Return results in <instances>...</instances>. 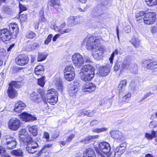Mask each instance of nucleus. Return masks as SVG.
<instances>
[{
	"label": "nucleus",
	"instance_id": "nucleus-1",
	"mask_svg": "<svg viewBox=\"0 0 157 157\" xmlns=\"http://www.w3.org/2000/svg\"><path fill=\"white\" fill-rule=\"evenodd\" d=\"M101 40L100 36H92L87 38L86 45L87 49L91 50L94 58L98 60L101 59L103 52V48L99 46Z\"/></svg>",
	"mask_w": 157,
	"mask_h": 157
},
{
	"label": "nucleus",
	"instance_id": "nucleus-2",
	"mask_svg": "<svg viewBox=\"0 0 157 157\" xmlns=\"http://www.w3.org/2000/svg\"><path fill=\"white\" fill-rule=\"evenodd\" d=\"M9 28V31L7 29L0 30V38L3 42L9 41L12 37H15L18 34V27L16 23H10Z\"/></svg>",
	"mask_w": 157,
	"mask_h": 157
},
{
	"label": "nucleus",
	"instance_id": "nucleus-3",
	"mask_svg": "<svg viewBox=\"0 0 157 157\" xmlns=\"http://www.w3.org/2000/svg\"><path fill=\"white\" fill-rule=\"evenodd\" d=\"M121 68V70L125 69L130 70H136L137 68V65L132 63L131 59L129 56L126 57L122 61H117L114 67V70L117 71Z\"/></svg>",
	"mask_w": 157,
	"mask_h": 157
},
{
	"label": "nucleus",
	"instance_id": "nucleus-4",
	"mask_svg": "<svg viewBox=\"0 0 157 157\" xmlns=\"http://www.w3.org/2000/svg\"><path fill=\"white\" fill-rule=\"evenodd\" d=\"M94 68L90 65H85L81 70V79L85 81L90 80L94 76Z\"/></svg>",
	"mask_w": 157,
	"mask_h": 157
},
{
	"label": "nucleus",
	"instance_id": "nucleus-5",
	"mask_svg": "<svg viewBox=\"0 0 157 157\" xmlns=\"http://www.w3.org/2000/svg\"><path fill=\"white\" fill-rule=\"evenodd\" d=\"M66 25V24L65 21L63 22L59 26H58L56 24L53 25L52 27V29L56 32H59V34H56L52 38V40L55 41L57 39L59 38L61 35H62L66 33H70L71 30L70 29L67 28L64 29H63Z\"/></svg>",
	"mask_w": 157,
	"mask_h": 157
},
{
	"label": "nucleus",
	"instance_id": "nucleus-6",
	"mask_svg": "<svg viewBox=\"0 0 157 157\" xmlns=\"http://www.w3.org/2000/svg\"><path fill=\"white\" fill-rule=\"evenodd\" d=\"M57 93L56 90L54 89H50L47 92V94L45 95L46 97V100L44 101H46L47 100L48 102L52 105H54L56 103L58 100L57 97Z\"/></svg>",
	"mask_w": 157,
	"mask_h": 157
},
{
	"label": "nucleus",
	"instance_id": "nucleus-7",
	"mask_svg": "<svg viewBox=\"0 0 157 157\" xmlns=\"http://www.w3.org/2000/svg\"><path fill=\"white\" fill-rule=\"evenodd\" d=\"M21 81H12L9 84L10 87L8 90L7 93L10 98H13L15 97L17 95V93L14 87L18 88L20 87L21 85Z\"/></svg>",
	"mask_w": 157,
	"mask_h": 157
},
{
	"label": "nucleus",
	"instance_id": "nucleus-8",
	"mask_svg": "<svg viewBox=\"0 0 157 157\" xmlns=\"http://www.w3.org/2000/svg\"><path fill=\"white\" fill-rule=\"evenodd\" d=\"M41 98L44 101L46 100L45 92L42 89L38 90L37 92H34L30 95L31 99L37 103H39L41 101Z\"/></svg>",
	"mask_w": 157,
	"mask_h": 157
},
{
	"label": "nucleus",
	"instance_id": "nucleus-9",
	"mask_svg": "<svg viewBox=\"0 0 157 157\" xmlns=\"http://www.w3.org/2000/svg\"><path fill=\"white\" fill-rule=\"evenodd\" d=\"M20 120L16 117H13L10 119L7 124L9 128L13 131L18 130L20 127Z\"/></svg>",
	"mask_w": 157,
	"mask_h": 157
},
{
	"label": "nucleus",
	"instance_id": "nucleus-10",
	"mask_svg": "<svg viewBox=\"0 0 157 157\" xmlns=\"http://www.w3.org/2000/svg\"><path fill=\"white\" fill-rule=\"evenodd\" d=\"M156 20L155 13L149 12L145 14L143 20L145 24L150 25L154 24L155 21Z\"/></svg>",
	"mask_w": 157,
	"mask_h": 157
},
{
	"label": "nucleus",
	"instance_id": "nucleus-11",
	"mask_svg": "<svg viewBox=\"0 0 157 157\" xmlns=\"http://www.w3.org/2000/svg\"><path fill=\"white\" fill-rule=\"evenodd\" d=\"M25 142L27 144L26 149L29 153L33 154L37 151L39 148L38 145L36 142L33 141L32 139V140Z\"/></svg>",
	"mask_w": 157,
	"mask_h": 157
},
{
	"label": "nucleus",
	"instance_id": "nucleus-12",
	"mask_svg": "<svg viewBox=\"0 0 157 157\" xmlns=\"http://www.w3.org/2000/svg\"><path fill=\"white\" fill-rule=\"evenodd\" d=\"M2 141L3 144L7 145L6 147L9 149L15 148L17 145L15 139L9 136L4 137Z\"/></svg>",
	"mask_w": 157,
	"mask_h": 157
},
{
	"label": "nucleus",
	"instance_id": "nucleus-13",
	"mask_svg": "<svg viewBox=\"0 0 157 157\" xmlns=\"http://www.w3.org/2000/svg\"><path fill=\"white\" fill-rule=\"evenodd\" d=\"M72 61L77 67L82 66L84 63V61L82 56L79 53H76L72 56Z\"/></svg>",
	"mask_w": 157,
	"mask_h": 157
},
{
	"label": "nucleus",
	"instance_id": "nucleus-14",
	"mask_svg": "<svg viewBox=\"0 0 157 157\" xmlns=\"http://www.w3.org/2000/svg\"><path fill=\"white\" fill-rule=\"evenodd\" d=\"M29 61L28 57L25 55H20L15 59L16 63L20 66H23L28 63Z\"/></svg>",
	"mask_w": 157,
	"mask_h": 157
},
{
	"label": "nucleus",
	"instance_id": "nucleus-15",
	"mask_svg": "<svg viewBox=\"0 0 157 157\" xmlns=\"http://www.w3.org/2000/svg\"><path fill=\"white\" fill-rule=\"evenodd\" d=\"M110 134L111 137L118 142H121L124 139L122 133L118 130L112 131Z\"/></svg>",
	"mask_w": 157,
	"mask_h": 157
},
{
	"label": "nucleus",
	"instance_id": "nucleus-16",
	"mask_svg": "<svg viewBox=\"0 0 157 157\" xmlns=\"http://www.w3.org/2000/svg\"><path fill=\"white\" fill-rule=\"evenodd\" d=\"M19 136L21 140L24 143L32 140V138L28 136V132L25 129H22L19 133Z\"/></svg>",
	"mask_w": 157,
	"mask_h": 157
},
{
	"label": "nucleus",
	"instance_id": "nucleus-17",
	"mask_svg": "<svg viewBox=\"0 0 157 157\" xmlns=\"http://www.w3.org/2000/svg\"><path fill=\"white\" fill-rule=\"evenodd\" d=\"M142 66L147 69H154L157 67V60L151 62L148 60H144Z\"/></svg>",
	"mask_w": 157,
	"mask_h": 157
},
{
	"label": "nucleus",
	"instance_id": "nucleus-18",
	"mask_svg": "<svg viewBox=\"0 0 157 157\" xmlns=\"http://www.w3.org/2000/svg\"><path fill=\"white\" fill-rule=\"evenodd\" d=\"M98 147L101 151L105 154L108 153L111 149L109 144L105 142H102L99 143Z\"/></svg>",
	"mask_w": 157,
	"mask_h": 157
},
{
	"label": "nucleus",
	"instance_id": "nucleus-19",
	"mask_svg": "<svg viewBox=\"0 0 157 157\" xmlns=\"http://www.w3.org/2000/svg\"><path fill=\"white\" fill-rule=\"evenodd\" d=\"M52 146L51 144H48L45 145L38 153V157H49V152L48 148Z\"/></svg>",
	"mask_w": 157,
	"mask_h": 157
},
{
	"label": "nucleus",
	"instance_id": "nucleus-20",
	"mask_svg": "<svg viewBox=\"0 0 157 157\" xmlns=\"http://www.w3.org/2000/svg\"><path fill=\"white\" fill-rule=\"evenodd\" d=\"M96 89L95 84L92 83L87 82L82 87V90L85 92H91L94 91Z\"/></svg>",
	"mask_w": 157,
	"mask_h": 157
},
{
	"label": "nucleus",
	"instance_id": "nucleus-21",
	"mask_svg": "<svg viewBox=\"0 0 157 157\" xmlns=\"http://www.w3.org/2000/svg\"><path fill=\"white\" fill-rule=\"evenodd\" d=\"M20 117L23 121L25 122L33 121L36 120V118L35 117L33 116L31 114L25 112H23L21 114Z\"/></svg>",
	"mask_w": 157,
	"mask_h": 157
},
{
	"label": "nucleus",
	"instance_id": "nucleus-22",
	"mask_svg": "<svg viewBox=\"0 0 157 157\" xmlns=\"http://www.w3.org/2000/svg\"><path fill=\"white\" fill-rule=\"evenodd\" d=\"M26 106L25 104L23 102L18 101L15 104L14 110L16 112H21Z\"/></svg>",
	"mask_w": 157,
	"mask_h": 157
},
{
	"label": "nucleus",
	"instance_id": "nucleus-23",
	"mask_svg": "<svg viewBox=\"0 0 157 157\" xmlns=\"http://www.w3.org/2000/svg\"><path fill=\"white\" fill-rule=\"evenodd\" d=\"M83 157H96L94 150L91 148L86 149L84 151Z\"/></svg>",
	"mask_w": 157,
	"mask_h": 157
},
{
	"label": "nucleus",
	"instance_id": "nucleus-24",
	"mask_svg": "<svg viewBox=\"0 0 157 157\" xmlns=\"http://www.w3.org/2000/svg\"><path fill=\"white\" fill-rule=\"evenodd\" d=\"M125 145L123 144H121L119 146L117 147L115 150V155H121L125 151Z\"/></svg>",
	"mask_w": 157,
	"mask_h": 157
},
{
	"label": "nucleus",
	"instance_id": "nucleus-25",
	"mask_svg": "<svg viewBox=\"0 0 157 157\" xmlns=\"http://www.w3.org/2000/svg\"><path fill=\"white\" fill-rule=\"evenodd\" d=\"M79 18L77 16H71L68 18V23L72 26L77 24L80 23L78 21Z\"/></svg>",
	"mask_w": 157,
	"mask_h": 157
},
{
	"label": "nucleus",
	"instance_id": "nucleus-26",
	"mask_svg": "<svg viewBox=\"0 0 157 157\" xmlns=\"http://www.w3.org/2000/svg\"><path fill=\"white\" fill-rule=\"evenodd\" d=\"M48 4L57 9L60 6V0H49Z\"/></svg>",
	"mask_w": 157,
	"mask_h": 157
},
{
	"label": "nucleus",
	"instance_id": "nucleus-27",
	"mask_svg": "<svg viewBox=\"0 0 157 157\" xmlns=\"http://www.w3.org/2000/svg\"><path fill=\"white\" fill-rule=\"evenodd\" d=\"M99 73L102 76H105L108 74L109 69L105 66L101 67L99 70Z\"/></svg>",
	"mask_w": 157,
	"mask_h": 157
},
{
	"label": "nucleus",
	"instance_id": "nucleus-28",
	"mask_svg": "<svg viewBox=\"0 0 157 157\" xmlns=\"http://www.w3.org/2000/svg\"><path fill=\"white\" fill-rule=\"evenodd\" d=\"M44 68L43 66L39 65L35 67L34 73L37 75H42L44 73Z\"/></svg>",
	"mask_w": 157,
	"mask_h": 157
},
{
	"label": "nucleus",
	"instance_id": "nucleus-29",
	"mask_svg": "<svg viewBox=\"0 0 157 157\" xmlns=\"http://www.w3.org/2000/svg\"><path fill=\"white\" fill-rule=\"evenodd\" d=\"M78 89L76 85L73 86L69 88L68 92L70 96L75 95L78 90Z\"/></svg>",
	"mask_w": 157,
	"mask_h": 157
},
{
	"label": "nucleus",
	"instance_id": "nucleus-30",
	"mask_svg": "<svg viewBox=\"0 0 157 157\" xmlns=\"http://www.w3.org/2000/svg\"><path fill=\"white\" fill-rule=\"evenodd\" d=\"M151 134L148 133L145 134V137L149 140H151L153 138L157 137V139H155V141L157 142V131H152L151 133Z\"/></svg>",
	"mask_w": 157,
	"mask_h": 157
},
{
	"label": "nucleus",
	"instance_id": "nucleus-31",
	"mask_svg": "<svg viewBox=\"0 0 157 157\" xmlns=\"http://www.w3.org/2000/svg\"><path fill=\"white\" fill-rule=\"evenodd\" d=\"M131 42L135 48H138L140 46V41L137 37H132L131 40Z\"/></svg>",
	"mask_w": 157,
	"mask_h": 157
},
{
	"label": "nucleus",
	"instance_id": "nucleus-32",
	"mask_svg": "<svg viewBox=\"0 0 157 157\" xmlns=\"http://www.w3.org/2000/svg\"><path fill=\"white\" fill-rule=\"evenodd\" d=\"M39 45L38 43L34 42L28 46V49L29 51L34 50L38 49Z\"/></svg>",
	"mask_w": 157,
	"mask_h": 157
},
{
	"label": "nucleus",
	"instance_id": "nucleus-33",
	"mask_svg": "<svg viewBox=\"0 0 157 157\" xmlns=\"http://www.w3.org/2000/svg\"><path fill=\"white\" fill-rule=\"evenodd\" d=\"M127 82V81L126 80H122L120 82L117 88L118 90H119V92L124 90L126 85Z\"/></svg>",
	"mask_w": 157,
	"mask_h": 157
},
{
	"label": "nucleus",
	"instance_id": "nucleus-34",
	"mask_svg": "<svg viewBox=\"0 0 157 157\" xmlns=\"http://www.w3.org/2000/svg\"><path fill=\"white\" fill-rule=\"evenodd\" d=\"M98 137V136H88L86 137L84 140L80 141V142L85 144H87L89 143L90 141L93 139L97 138Z\"/></svg>",
	"mask_w": 157,
	"mask_h": 157
},
{
	"label": "nucleus",
	"instance_id": "nucleus-35",
	"mask_svg": "<svg viewBox=\"0 0 157 157\" xmlns=\"http://www.w3.org/2000/svg\"><path fill=\"white\" fill-rule=\"evenodd\" d=\"M75 76V72H72L71 74H64L65 78L67 80L71 81L74 79Z\"/></svg>",
	"mask_w": 157,
	"mask_h": 157
},
{
	"label": "nucleus",
	"instance_id": "nucleus-36",
	"mask_svg": "<svg viewBox=\"0 0 157 157\" xmlns=\"http://www.w3.org/2000/svg\"><path fill=\"white\" fill-rule=\"evenodd\" d=\"M47 55V54L45 52H40L39 53L38 56V61L40 62L45 59L46 58Z\"/></svg>",
	"mask_w": 157,
	"mask_h": 157
},
{
	"label": "nucleus",
	"instance_id": "nucleus-37",
	"mask_svg": "<svg viewBox=\"0 0 157 157\" xmlns=\"http://www.w3.org/2000/svg\"><path fill=\"white\" fill-rule=\"evenodd\" d=\"M29 130L33 136H35L37 134V128L36 126L29 127Z\"/></svg>",
	"mask_w": 157,
	"mask_h": 157
},
{
	"label": "nucleus",
	"instance_id": "nucleus-38",
	"mask_svg": "<svg viewBox=\"0 0 157 157\" xmlns=\"http://www.w3.org/2000/svg\"><path fill=\"white\" fill-rule=\"evenodd\" d=\"M145 13L144 11H140L137 13L135 15L136 20L139 21L143 18V16L145 15Z\"/></svg>",
	"mask_w": 157,
	"mask_h": 157
},
{
	"label": "nucleus",
	"instance_id": "nucleus-39",
	"mask_svg": "<svg viewBox=\"0 0 157 157\" xmlns=\"http://www.w3.org/2000/svg\"><path fill=\"white\" fill-rule=\"evenodd\" d=\"M11 153L15 156H21L22 155V151L18 149L16 150H13L11 151Z\"/></svg>",
	"mask_w": 157,
	"mask_h": 157
},
{
	"label": "nucleus",
	"instance_id": "nucleus-40",
	"mask_svg": "<svg viewBox=\"0 0 157 157\" xmlns=\"http://www.w3.org/2000/svg\"><path fill=\"white\" fill-rule=\"evenodd\" d=\"M36 36V34L32 31H28L26 35V37L28 39H33Z\"/></svg>",
	"mask_w": 157,
	"mask_h": 157
},
{
	"label": "nucleus",
	"instance_id": "nucleus-41",
	"mask_svg": "<svg viewBox=\"0 0 157 157\" xmlns=\"http://www.w3.org/2000/svg\"><path fill=\"white\" fill-rule=\"evenodd\" d=\"M95 113L96 111L94 110H93L90 112L88 111H85L81 113H82V115L83 114L89 117H92L93 116Z\"/></svg>",
	"mask_w": 157,
	"mask_h": 157
},
{
	"label": "nucleus",
	"instance_id": "nucleus-42",
	"mask_svg": "<svg viewBox=\"0 0 157 157\" xmlns=\"http://www.w3.org/2000/svg\"><path fill=\"white\" fill-rule=\"evenodd\" d=\"M146 4L149 6L155 5L157 4V0H145Z\"/></svg>",
	"mask_w": 157,
	"mask_h": 157
},
{
	"label": "nucleus",
	"instance_id": "nucleus-43",
	"mask_svg": "<svg viewBox=\"0 0 157 157\" xmlns=\"http://www.w3.org/2000/svg\"><path fill=\"white\" fill-rule=\"evenodd\" d=\"M101 14L100 13V11L98 10L97 8L93 10L91 13V14L94 17H96L97 16H100Z\"/></svg>",
	"mask_w": 157,
	"mask_h": 157
},
{
	"label": "nucleus",
	"instance_id": "nucleus-44",
	"mask_svg": "<svg viewBox=\"0 0 157 157\" xmlns=\"http://www.w3.org/2000/svg\"><path fill=\"white\" fill-rule=\"evenodd\" d=\"M44 78L45 77L43 76L41 78H39L38 79V84L42 87L44 86L45 83Z\"/></svg>",
	"mask_w": 157,
	"mask_h": 157
},
{
	"label": "nucleus",
	"instance_id": "nucleus-45",
	"mask_svg": "<svg viewBox=\"0 0 157 157\" xmlns=\"http://www.w3.org/2000/svg\"><path fill=\"white\" fill-rule=\"evenodd\" d=\"M107 129L106 128H95L93 130V131L97 133H100L104 131H106Z\"/></svg>",
	"mask_w": 157,
	"mask_h": 157
},
{
	"label": "nucleus",
	"instance_id": "nucleus-46",
	"mask_svg": "<svg viewBox=\"0 0 157 157\" xmlns=\"http://www.w3.org/2000/svg\"><path fill=\"white\" fill-rule=\"evenodd\" d=\"M118 52H119L118 51V50L117 49H116L112 53L111 56L109 59L110 63L112 62L115 56L117 55Z\"/></svg>",
	"mask_w": 157,
	"mask_h": 157
},
{
	"label": "nucleus",
	"instance_id": "nucleus-47",
	"mask_svg": "<svg viewBox=\"0 0 157 157\" xmlns=\"http://www.w3.org/2000/svg\"><path fill=\"white\" fill-rule=\"evenodd\" d=\"M2 10L4 13L7 14H10L12 11V10L7 6H3Z\"/></svg>",
	"mask_w": 157,
	"mask_h": 157
},
{
	"label": "nucleus",
	"instance_id": "nucleus-48",
	"mask_svg": "<svg viewBox=\"0 0 157 157\" xmlns=\"http://www.w3.org/2000/svg\"><path fill=\"white\" fill-rule=\"evenodd\" d=\"M131 93L129 92L126 95H125L123 97V100L125 102H127L130 99V98H131Z\"/></svg>",
	"mask_w": 157,
	"mask_h": 157
},
{
	"label": "nucleus",
	"instance_id": "nucleus-49",
	"mask_svg": "<svg viewBox=\"0 0 157 157\" xmlns=\"http://www.w3.org/2000/svg\"><path fill=\"white\" fill-rule=\"evenodd\" d=\"M52 37V35L51 34H49L44 42V44H48L51 41Z\"/></svg>",
	"mask_w": 157,
	"mask_h": 157
},
{
	"label": "nucleus",
	"instance_id": "nucleus-50",
	"mask_svg": "<svg viewBox=\"0 0 157 157\" xmlns=\"http://www.w3.org/2000/svg\"><path fill=\"white\" fill-rule=\"evenodd\" d=\"M57 89L60 92H61L62 91L63 86L62 82L59 81L57 82V83L56 84Z\"/></svg>",
	"mask_w": 157,
	"mask_h": 157
},
{
	"label": "nucleus",
	"instance_id": "nucleus-51",
	"mask_svg": "<svg viewBox=\"0 0 157 157\" xmlns=\"http://www.w3.org/2000/svg\"><path fill=\"white\" fill-rule=\"evenodd\" d=\"M75 71L74 68L72 66L69 65L66 67L64 71Z\"/></svg>",
	"mask_w": 157,
	"mask_h": 157
},
{
	"label": "nucleus",
	"instance_id": "nucleus-52",
	"mask_svg": "<svg viewBox=\"0 0 157 157\" xmlns=\"http://www.w3.org/2000/svg\"><path fill=\"white\" fill-rule=\"evenodd\" d=\"M150 31L153 34H155L157 32V24L156 25L152 26L151 28Z\"/></svg>",
	"mask_w": 157,
	"mask_h": 157
},
{
	"label": "nucleus",
	"instance_id": "nucleus-53",
	"mask_svg": "<svg viewBox=\"0 0 157 157\" xmlns=\"http://www.w3.org/2000/svg\"><path fill=\"white\" fill-rule=\"evenodd\" d=\"M157 125V124L154 121H151L149 124V126L151 128L155 127Z\"/></svg>",
	"mask_w": 157,
	"mask_h": 157
},
{
	"label": "nucleus",
	"instance_id": "nucleus-54",
	"mask_svg": "<svg viewBox=\"0 0 157 157\" xmlns=\"http://www.w3.org/2000/svg\"><path fill=\"white\" fill-rule=\"evenodd\" d=\"M20 18L22 21H25L27 19V16L26 15H21Z\"/></svg>",
	"mask_w": 157,
	"mask_h": 157
},
{
	"label": "nucleus",
	"instance_id": "nucleus-55",
	"mask_svg": "<svg viewBox=\"0 0 157 157\" xmlns=\"http://www.w3.org/2000/svg\"><path fill=\"white\" fill-rule=\"evenodd\" d=\"M125 32L127 33H128L131 32V27L129 25L126 26L124 28Z\"/></svg>",
	"mask_w": 157,
	"mask_h": 157
},
{
	"label": "nucleus",
	"instance_id": "nucleus-56",
	"mask_svg": "<svg viewBox=\"0 0 157 157\" xmlns=\"http://www.w3.org/2000/svg\"><path fill=\"white\" fill-rule=\"evenodd\" d=\"M44 137L47 140H48L49 138V136L48 133L46 132H44Z\"/></svg>",
	"mask_w": 157,
	"mask_h": 157
},
{
	"label": "nucleus",
	"instance_id": "nucleus-57",
	"mask_svg": "<svg viewBox=\"0 0 157 157\" xmlns=\"http://www.w3.org/2000/svg\"><path fill=\"white\" fill-rule=\"evenodd\" d=\"M19 8L21 12L25 11L26 10V8L22 5L19 4Z\"/></svg>",
	"mask_w": 157,
	"mask_h": 157
},
{
	"label": "nucleus",
	"instance_id": "nucleus-58",
	"mask_svg": "<svg viewBox=\"0 0 157 157\" xmlns=\"http://www.w3.org/2000/svg\"><path fill=\"white\" fill-rule=\"evenodd\" d=\"M98 123V121L96 120H94L92 121L90 123V125L91 126H93L96 124H97Z\"/></svg>",
	"mask_w": 157,
	"mask_h": 157
},
{
	"label": "nucleus",
	"instance_id": "nucleus-59",
	"mask_svg": "<svg viewBox=\"0 0 157 157\" xmlns=\"http://www.w3.org/2000/svg\"><path fill=\"white\" fill-rule=\"evenodd\" d=\"M153 94L151 92H148L146 94L143 98L142 100H144L146 99L149 96H150L151 95Z\"/></svg>",
	"mask_w": 157,
	"mask_h": 157
},
{
	"label": "nucleus",
	"instance_id": "nucleus-60",
	"mask_svg": "<svg viewBox=\"0 0 157 157\" xmlns=\"http://www.w3.org/2000/svg\"><path fill=\"white\" fill-rule=\"evenodd\" d=\"M5 150L0 145V155L5 154L4 151Z\"/></svg>",
	"mask_w": 157,
	"mask_h": 157
},
{
	"label": "nucleus",
	"instance_id": "nucleus-61",
	"mask_svg": "<svg viewBox=\"0 0 157 157\" xmlns=\"http://www.w3.org/2000/svg\"><path fill=\"white\" fill-rule=\"evenodd\" d=\"M75 135L73 134H72L70 135L67 139L68 141H71L75 137Z\"/></svg>",
	"mask_w": 157,
	"mask_h": 157
},
{
	"label": "nucleus",
	"instance_id": "nucleus-62",
	"mask_svg": "<svg viewBox=\"0 0 157 157\" xmlns=\"http://www.w3.org/2000/svg\"><path fill=\"white\" fill-rule=\"evenodd\" d=\"M5 154H3V155H1L2 156V157H10V156L8 155L6 153V150L4 151Z\"/></svg>",
	"mask_w": 157,
	"mask_h": 157
},
{
	"label": "nucleus",
	"instance_id": "nucleus-63",
	"mask_svg": "<svg viewBox=\"0 0 157 157\" xmlns=\"http://www.w3.org/2000/svg\"><path fill=\"white\" fill-rule=\"evenodd\" d=\"M14 44H13L10 45L9 47L7 49V51H9L14 46Z\"/></svg>",
	"mask_w": 157,
	"mask_h": 157
},
{
	"label": "nucleus",
	"instance_id": "nucleus-64",
	"mask_svg": "<svg viewBox=\"0 0 157 157\" xmlns=\"http://www.w3.org/2000/svg\"><path fill=\"white\" fill-rule=\"evenodd\" d=\"M145 157H153V155L150 154L148 153L145 155Z\"/></svg>",
	"mask_w": 157,
	"mask_h": 157
}]
</instances>
